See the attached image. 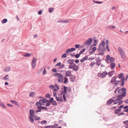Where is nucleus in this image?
I'll use <instances>...</instances> for the list:
<instances>
[{
  "mask_svg": "<svg viewBox=\"0 0 128 128\" xmlns=\"http://www.w3.org/2000/svg\"><path fill=\"white\" fill-rule=\"evenodd\" d=\"M7 21L8 20L4 18L2 20V24H4L7 22Z\"/></svg>",
  "mask_w": 128,
  "mask_h": 128,
  "instance_id": "34",
  "label": "nucleus"
},
{
  "mask_svg": "<svg viewBox=\"0 0 128 128\" xmlns=\"http://www.w3.org/2000/svg\"><path fill=\"white\" fill-rule=\"evenodd\" d=\"M64 64H61L59 67V69H60L63 68L64 67Z\"/></svg>",
  "mask_w": 128,
  "mask_h": 128,
  "instance_id": "54",
  "label": "nucleus"
},
{
  "mask_svg": "<svg viewBox=\"0 0 128 128\" xmlns=\"http://www.w3.org/2000/svg\"><path fill=\"white\" fill-rule=\"evenodd\" d=\"M58 126V125L57 124H54L53 126V128H56Z\"/></svg>",
  "mask_w": 128,
  "mask_h": 128,
  "instance_id": "48",
  "label": "nucleus"
},
{
  "mask_svg": "<svg viewBox=\"0 0 128 128\" xmlns=\"http://www.w3.org/2000/svg\"><path fill=\"white\" fill-rule=\"evenodd\" d=\"M114 100L111 98L110 99L107 101L106 104L107 105L110 104L114 102Z\"/></svg>",
  "mask_w": 128,
  "mask_h": 128,
  "instance_id": "18",
  "label": "nucleus"
},
{
  "mask_svg": "<svg viewBox=\"0 0 128 128\" xmlns=\"http://www.w3.org/2000/svg\"><path fill=\"white\" fill-rule=\"evenodd\" d=\"M106 48L108 51H110V49L109 48L108 45L106 46Z\"/></svg>",
  "mask_w": 128,
  "mask_h": 128,
  "instance_id": "62",
  "label": "nucleus"
},
{
  "mask_svg": "<svg viewBox=\"0 0 128 128\" xmlns=\"http://www.w3.org/2000/svg\"><path fill=\"white\" fill-rule=\"evenodd\" d=\"M80 54H78L74 55V56H75V58H78L80 56Z\"/></svg>",
  "mask_w": 128,
  "mask_h": 128,
  "instance_id": "45",
  "label": "nucleus"
},
{
  "mask_svg": "<svg viewBox=\"0 0 128 128\" xmlns=\"http://www.w3.org/2000/svg\"><path fill=\"white\" fill-rule=\"evenodd\" d=\"M118 50L120 54L121 55L122 58L123 59L125 58H126V56L124 51L120 47H118Z\"/></svg>",
  "mask_w": 128,
  "mask_h": 128,
  "instance_id": "4",
  "label": "nucleus"
},
{
  "mask_svg": "<svg viewBox=\"0 0 128 128\" xmlns=\"http://www.w3.org/2000/svg\"><path fill=\"white\" fill-rule=\"evenodd\" d=\"M116 76H115L112 77V78L111 80L110 81V83H112L114 82H115L116 81Z\"/></svg>",
  "mask_w": 128,
  "mask_h": 128,
  "instance_id": "17",
  "label": "nucleus"
},
{
  "mask_svg": "<svg viewBox=\"0 0 128 128\" xmlns=\"http://www.w3.org/2000/svg\"><path fill=\"white\" fill-rule=\"evenodd\" d=\"M44 100V102L45 103H47L49 102V101L46 98H44L43 99Z\"/></svg>",
  "mask_w": 128,
  "mask_h": 128,
  "instance_id": "57",
  "label": "nucleus"
},
{
  "mask_svg": "<svg viewBox=\"0 0 128 128\" xmlns=\"http://www.w3.org/2000/svg\"><path fill=\"white\" fill-rule=\"evenodd\" d=\"M54 98H50V99L49 100V102H50V103H52V102H53L54 101Z\"/></svg>",
  "mask_w": 128,
  "mask_h": 128,
  "instance_id": "55",
  "label": "nucleus"
},
{
  "mask_svg": "<svg viewBox=\"0 0 128 128\" xmlns=\"http://www.w3.org/2000/svg\"><path fill=\"white\" fill-rule=\"evenodd\" d=\"M50 102H48L46 103V106H48L50 105Z\"/></svg>",
  "mask_w": 128,
  "mask_h": 128,
  "instance_id": "63",
  "label": "nucleus"
},
{
  "mask_svg": "<svg viewBox=\"0 0 128 128\" xmlns=\"http://www.w3.org/2000/svg\"><path fill=\"white\" fill-rule=\"evenodd\" d=\"M64 84H66L67 82L68 81V78L66 77H65L64 78Z\"/></svg>",
  "mask_w": 128,
  "mask_h": 128,
  "instance_id": "47",
  "label": "nucleus"
},
{
  "mask_svg": "<svg viewBox=\"0 0 128 128\" xmlns=\"http://www.w3.org/2000/svg\"><path fill=\"white\" fill-rule=\"evenodd\" d=\"M93 1L94 2V3H96V4H100L102 3L103 2H99L98 1H94V0H93Z\"/></svg>",
  "mask_w": 128,
  "mask_h": 128,
  "instance_id": "50",
  "label": "nucleus"
},
{
  "mask_svg": "<svg viewBox=\"0 0 128 128\" xmlns=\"http://www.w3.org/2000/svg\"><path fill=\"white\" fill-rule=\"evenodd\" d=\"M88 57V56H85L82 58V59L80 60V61L81 62H84V61L86 60L87 59V58Z\"/></svg>",
  "mask_w": 128,
  "mask_h": 128,
  "instance_id": "21",
  "label": "nucleus"
},
{
  "mask_svg": "<svg viewBox=\"0 0 128 128\" xmlns=\"http://www.w3.org/2000/svg\"><path fill=\"white\" fill-rule=\"evenodd\" d=\"M38 110H36V113H37L38 112H40L41 111V109L40 107L38 106Z\"/></svg>",
  "mask_w": 128,
  "mask_h": 128,
  "instance_id": "29",
  "label": "nucleus"
},
{
  "mask_svg": "<svg viewBox=\"0 0 128 128\" xmlns=\"http://www.w3.org/2000/svg\"><path fill=\"white\" fill-rule=\"evenodd\" d=\"M67 88V87L64 86V91H62L60 92V94H58V96H62H62H63L64 100L65 101L66 100V98L65 96V94L66 92Z\"/></svg>",
  "mask_w": 128,
  "mask_h": 128,
  "instance_id": "1",
  "label": "nucleus"
},
{
  "mask_svg": "<svg viewBox=\"0 0 128 128\" xmlns=\"http://www.w3.org/2000/svg\"><path fill=\"white\" fill-rule=\"evenodd\" d=\"M119 101L117 98L114 100V104H117Z\"/></svg>",
  "mask_w": 128,
  "mask_h": 128,
  "instance_id": "39",
  "label": "nucleus"
},
{
  "mask_svg": "<svg viewBox=\"0 0 128 128\" xmlns=\"http://www.w3.org/2000/svg\"><path fill=\"white\" fill-rule=\"evenodd\" d=\"M110 64L111 68V69L114 68L116 66V64L115 63L112 62Z\"/></svg>",
  "mask_w": 128,
  "mask_h": 128,
  "instance_id": "24",
  "label": "nucleus"
},
{
  "mask_svg": "<svg viewBox=\"0 0 128 128\" xmlns=\"http://www.w3.org/2000/svg\"><path fill=\"white\" fill-rule=\"evenodd\" d=\"M32 117V116H30L29 117V120L32 123L33 122H34V119Z\"/></svg>",
  "mask_w": 128,
  "mask_h": 128,
  "instance_id": "26",
  "label": "nucleus"
},
{
  "mask_svg": "<svg viewBox=\"0 0 128 128\" xmlns=\"http://www.w3.org/2000/svg\"><path fill=\"white\" fill-rule=\"evenodd\" d=\"M32 54L31 53H26L25 54L23 55V56L24 57H29L31 56Z\"/></svg>",
  "mask_w": 128,
  "mask_h": 128,
  "instance_id": "25",
  "label": "nucleus"
},
{
  "mask_svg": "<svg viewBox=\"0 0 128 128\" xmlns=\"http://www.w3.org/2000/svg\"><path fill=\"white\" fill-rule=\"evenodd\" d=\"M98 41L96 40H95L94 42L93 45L94 46H96L97 44V42Z\"/></svg>",
  "mask_w": 128,
  "mask_h": 128,
  "instance_id": "40",
  "label": "nucleus"
},
{
  "mask_svg": "<svg viewBox=\"0 0 128 128\" xmlns=\"http://www.w3.org/2000/svg\"><path fill=\"white\" fill-rule=\"evenodd\" d=\"M10 102L11 103H12V104H15L16 105H17L18 104V102L14 100H11L10 101Z\"/></svg>",
  "mask_w": 128,
  "mask_h": 128,
  "instance_id": "28",
  "label": "nucleus"
},
{
  "mask_svg": "<svg viewBox=\"0 0 128 128\" xmlns=\"http://www.w3.org/2000/svg\"><path fill=\"white\" fill-rule=\"evenodd\" d=\"M39 102H40V104H41V105H44V99L42 100H39Z\"/></svg>",
  "mask_w": 128,
  "mask_h": 128,
  "instance_id": "27",
  "label": "nucleus"
},
{
  "mask_svg": "<svg viewBox=\"0 0 128 128\" xmlns=\"http://www.w3.org/2000/svg\"><path fill=\"white\" fill-rule=\"evenodd\" d=\"M54 8H49L48 10L50 13L52 12Z\"/></svg>",
  "mask_w": 128,
  "mask_h": 128,
  "instance_id": "44",
  "label": "nucleus"
},
{
  "mask_svg": "<svg viewBox=\"0 0 128 128\" xmlns=\"http://www.w3.org/2000/svg\"><path fill=\"white\" fill-rule=\"evenodd\" d=\"M113 72V71H112L109 72L108 74V75L110 76H111L113 74L112 73Z\"/></svg>",
  "mask_w": 128,
  "mask_h": 128,
  "instance_id": "52",
  "label": "nucleus"
},
{
  "mask_svg": "<svg viewBox=\"0 0 128 128\" xmlns=\"http://www.w3.org/2000/svg\"><path fill=\"white\" fill-rule=\"evenodd\" d=\"M35 94V92H31L30 93L29 96L30 97H34V96Z\"/></svg>",
  "mask_w": 128,
  "mask_h": 128,
  "instance_id": "23",
  "label": "nucleus"
},
{
  "mask_svg": "<svg viewBox=\"0 0 128 128\" xmlns=\"http://www.w3.org/2000/svg\"><path fill=\"white\" fill-rule=\"evenodd\" d=\"M126 96V94L125 93H123L122 94L119 95L118 96V98L117 99L119 100H121L122 98L123 97Z\"/></svg>",
  "mask_w": 128,
  "mask_h": 128,
  "instance_id": "11",
  "label": "nucleus"
},
{
  "mask_svg": "<svg viewBox=\"0 0 128 128\" xmlns=\"http://www.w3.org/2000/svg\"><path fill=\"white\" fill-rule=\"evenodd\" d=\"M40 122L42 124H46L47 123V121L46 120H43L42 121H41Z\"/></svg>",
  "mask_w": 128,
  "mask_h": 128,
  "instance_id": "46",
  "label": "nucleus"
},
{
  "mask_svg": "<svg viewBox=\"0 0 128 128\" xmlns=\"http://www.w3.org/2000/svg\"><path fill=\"white\" fill-rule=\"evenodd\" d=\"M107 28H110V29H114L115 28V26H107Z\"/></svg>",
  "mask_w": 128,
  "mask_h": 128,
  "instance_id": "30",
  "label": "nucleus"
},
{
  "mask_svg": "<svg viewBox=\"0 0 128 128\" xmlns=\"http://www.w3.org/2000/svg\"><path fill=\"white\" fill-rule=\"evenodd\" d=\"M65 73L66 76H71V71L70 70L66 71V72Z\"/></svg>",
  "mask_w": 128,
  "mask_h": 128,
  "instance_id": "13",
  "label": "nucleus"
},
{
  "mask_svg": "<svg viewBox=\"0 0 128 128\" xmlns=\"http://www.w3.org/2000/svg\"><path fill=\"white\" fill-rule=\"evenodd\" d=\"M0 105L4 108H6V107L4 105V104L2 103H0Z\"/></svg>",
  "mask_w": 128,
  "mask_h": 128,
  "instance_id": "51",
  "label": "nucleus"
},
{
  "mask_svg": "<svg viewBox=\"0 0 128 128\" xmlns=\"http://www.w3.org/2000/svg\"><path fill=\"white\" fill-rule=\"evenodd\" d=\"M125 80V78L124 77L122 78L120 80V81H121V86H124Z\"/></svg>",
  "mask_w": 128,
  "mask_h": 128,
  "instance_id": "14",
  "label": "nucleus"
},
{
  "mask_svg": "<svg viewBox=\"0 0 128 128\" xmlns=\"http://www.w3.org/2000/svg\"><path fill=\"white\" fill-rule=\"evenodd\" d=\"M37 60L36 58H34L32 60L31 64L32 68H34L36 66V61Z\"/></svg>",
  "mask_w": 128,
  "mask_h": 128,
  "instance_id": "10",
  "label": "nucleus"
},
{
  "mask_svg": "<svg viewBox=\"0 0 128 128\" xmlns=\"http://www.w3.org/2000/svg\"><path fill=\"white\" fill-rule=\"evenodd\" d=\"M34 111L33 110H30V116L32 117H34Z\"/></svg>",
  "mask_w": 128,
  "mask_h": 128,
  "instance_id": "15",
  "label": "nucleus"
},
{
  "mask_svg": "<svg viewBox=\"0 0 128 128\" xmlns=\"http://www.w3.org/2000/svg\"><path fill=\"white\" fill-rule=\"evenodd\" d=\"M36 105L37 106H38H38H39V107H41V104H40V102H37L36 103Z\"/></svg>",
  "mask_w": 128,
  "mask_h": 128,
  "instance_id": "37",
  "label": "nucleus"
},
{
  "mask_svg": "<svg viewBox=\"0 0 128 128\" xmlns=\"http://www.w3.org/2000/svg\"><path fill=\"white\" fill-rule=\"evenodd\" d=\"M49 87L50 88L52 89L54 88L55 87V86L54 85H50L49 86Z\"/></svg>",
  "mask_w": 128,
  "mask_h": 128,
  "instance_id": "53",
  "label": "nucleus"
},
{
  "mask_svg": "<svg viewBox=\"0 0 128 128\" xmlns=\"http://www.w3.org/2000/svg\"><path fill=\"white\" fill-rule=\"evenodd\" d=\"M76 50V48H72L70 49L69 48L67 50H66V53L68 52H72L75 51Z\"/></svg>",
  "mask_w": 128,
  "mask_h": 128,
  "instance_id": "19",
  "label": "nucleus"
},
{
  "mask_svg": "<svg viewBox=\"0 0 128 128\" xmlns=\"http://www.w3.org/2000/svg\"><path fill=\"white\" fill-rule=\"evenodd\" d=\"M75 76L73 75H72L70 78V81L72 82H74L75 81Z\"/></svg>",
  "mask_w": 128,
  "mask_h": 128,
  "instance_id": "20",
  "label": "nucleus"
},
{
  "mask_svg": "<svg viewBox=\"0 0 128 128\" xmlns=\"http://www.w3.org/2000/svg\"><path fill=\"white\" fill-rule=\"evenodd\" d=\"M74 59H70L67 61V62L68 63H69L70 64L69 65L72 66V65L74 64L75 63H74Z\"/></svg>",
  "mask_w": 128,
  "mask_h": 128,
  "instance_id": "12",
  "label": "nucleus"
},
{
  "mask_svg": "<svg viewBox=\"0 0 128 128\" xmlns=\"http://www.w3.org/2000/svg\"><path fill=\"white\" fill-rule=\"evenodd\" d=\"M33 117H34V120H38L40 118V117H38L37 116H35V115H34V116Z\"/></svg>",
  "mask_w": 128,
  "mask_h": 128,
  "instance_id": "31",
  "label": "nucleus"
},
{
  "mask_svg": "<svg viewBox=\"0 0 128 128\" xmlns=\"http://www.w3.org/2000/svg\"><path fill=\"white\" fill-rule=\"evenodd\" d=\"M69 22V20H60L57 22H61L63 23H68Z\"/></svg>",
  "mask_w": 128,
  "mask_h": 128,
  "instance_id": "16",
  "label": "nucleus"
},
{
  "mask_svg": "<svg viewBox=\"0 0 128 128\" xmlns=\"http://www.w3.org/2000/svg\"><path fill=\"white\" fill-rule=\"evenodd\" d=\"M54 76L58 77V82L59 83H62L63 80L64 78L63 76L60 73H56L54 74Z\"/></svg>",
  "mask_w": 128,
  "mask_h": 128,
  "instance_id": "3",
  "label": "nucleus"
},
{
  "mask_svg": "<svg viewBox=\"0 0 128 128\" xmlns=\"http://www.w3.org/2000/svg\"><path fill=\"white\" fill-rule=\"evenodd\" d=\"M66 57V54H63L62 56V58H65Z\"/></svg>",
  "mask_w": 128,
  "mask_h": 128,
  "instance_id": "61",
  "label": "nucleus"
},
{
  "mask_svg": "<svg viewBox=\"0 0 128 128\" xmlns=\"http://www.w3.org/2000/svg\"><path fill=\"white\" fill-rule=\"evenodd\" d=\"M92 41L93 40L92 38H90L84 42L83 45H90L92 44Z\"/></svg>",
  "mask_w": 128,
  "mask_h": 128,
  "instance_id": "7",
  "label": "nucleus"
},
{
  "mask_svg": "<svg viewBox=\"0 0 128 128\" xmlns=\"http://www.w3.org/2000/svg\"><path fill=\"white\" fill-rule=\"evenodd\" d=\"M53 96L54 97H56V100L58 102H63V100L62 98V96L57 97L56 96V92H54L53 94Z\"/></svg>",
  "mask_w": 128,
  "mask_h": 128,
  "instance_id": "6",
  "label": "nucleus"
},
{
  "mask_svg": "<svg viewBox=\"0 0 128 128\" xmlns=\"http://www.w3.org/2000/svg\"><path fill=\"white\" fill-rule=\"evenodd\" d=\"M123 122L124 124H128V120L124 121Z\"/></svg>",
  "mask_w": 128,
  "mask_h": 128,
  "instance_id": "64",
  "label": "nucleus"
},
{
  "mask_svg": "<svg viewBox=\"0 0 128 128\" xmlns=\"http://www.w3.org/2000/svg\"><path fill=\"white\" fill-rule=\"evenodd\" d=\"M121 109H118L116 110L114 112L115 114H117L120 112L121 111Z\"/></svg>",
  "mask_w": 128,
  "mask_h": 128,
  "instance_id": "22",
  "label": "nucleus"
},
{
  "mask_svg": "<svg viewBox=\"0 0 128 128\" xmlns=\"http://www.w3.org/2000/svg\"><path fill=\"white\" fill-rule=\"evenodd\" d=\"M108 72L106 71L102 73H99L98 74V76L101 77L102 78H104L107 74Z\"/></svg>",
  "mask_w": 128,
  "mask_h": 128,
  "instance_id": "8",
  "label": "nucleus"
},
{
  "mask_svg": "<svg viewBox=\"0 0 128 128\" xmlns=\"http://www.w3.org/2000/svg\"><path fill=\"white\" fill-rule=\"evenodd\" d=\"M115 60L114 58L113 57H112L110 58V63H112L113 62H114Z\"/></svg>",
  "mask_w": 128,
  "mask_h": 128,
  "instance_id": "35",
  "label": "nucleus"
},
{
  "mask_svg": "<svg viewBox=\"0 0 128 128\" xmlns=\"http://www.w3.org/2000/svg\"><path fill=\"white\" fill-rule=\"evenodd\" d=\"M96 63L94 62H92L90 64V66L91 67H92Z\"/></svg>",
  "mask_w": 128,
  "mask_h": 128,
  "instance_id": "41",
  "label": "nucleus"
},
{
  "mask_svg": "<svg viewBox=\"0 0 128 128\" xmlns=\"http://www.w3.org/2000/svg\"><path fill=\"white\" fill-rule=\"evenodd\" d=\"M69 69H73V70H74L76 72L78 70L79 66L75 64H74L72 66L69 65Z\"/></svg>",
  "mask_w": 128,
  "mask_h": 128,
  "instance_id": "5",
  "label": "nucleus"
},
{
  "mask_svg": "<svg viewBox=\"0 0 128 128\" xmlns=\"http://www.w3.org/2000/svg\"><path fill=\"white\" fill-rule=\"evenodd\" d=\"M86 50V48H83L82 50L80 52L79 54H82L85 51V50Z\"/></svg>",
  "mask_w": 128,
  "mask_h": 128,
  "instance_id": "38",
  "label": "nucleus"
},
{
  "mask_svg": "<svg viewBox=\"0 0 128 128\" xmlns=\"http://www.w3.org/2000/svg\"><path fill=\"white\" fill-rule=\"evenodd\" d=\"M80 46V45L79 44H76L75 45V47L76 48H78Z\"/></svg>",
  "mask_w": 128,
  "mask_h": 128,
  "instance_id": "58",
  "label": "nucleus"
},
{
  "mask_svg": "<svg viewBox=\"0 0 128 128\" xmlns=\"http://www.w3.org/2000/svg\"><path fill=\"white\" fill-rule=\"evenodd\" d=\"M95 63L96 64V65H97L98 66H99L101 64L100 62H96Z\"/></svg>",
  "mask_w": 128,
  "mask_h": 128,
  "instance_id": "60",
  "label": "nucleus"
},
{
  "mask_svg": "<svg viewBox=\"0 0 128 128\" xmlns=\"http://www.w3.org/2000/svg\"><path fill=\"white\" fill-rule=\"evenodd\" d=\"M126 90L124 88H122L119 89L118 91V92L120 94H122L123 93H125L126 94Z\"/></svg>",
  "mask_w": 128,
  "mask_h": 128,
  "instance_id": "9",
  "label": "nucleus"
},
{
  "mask_svg": "<svg viewBox=\"0 0 128 128\" xmlns=\"http://www.w3.org/2000/svg\"><path fill=\"white\" fill-rule=\"evenodd\" d=\"M105 44V42L104 41H102L101 43L99 45V48L97 50L99 51L104 52L105 50V48L104 47Z\"/></svg>",
  "mask_w": 128,
  "mask_h": 128,
  "instance_id": "2",
  "label": "nucleus"
},
{
  "mask_svg": "<svg viewBox=\"0 0 128 128\" xmlns=\"http://www.w3.org/2000/svg\"><path fill=\"white\" fill-rule=\"evenodd\" d=\"M52 103V104L54 106H56L57 105L56 102L55 100H54Z\"/></svg>",
  "mask_w": 128,
  "mask_h": 128,
  "instance_id": "36",
  "label": "nucleus"
},
{
  "mask_svg": "<svg viewBox=\"0 0 128 128\" xmlns=\"http://www.w3.org/2000/svg\"><path fill=\"white\" fill-rule=\"evenodd\" d=\"M116 83H115L114 84V85L115 86H117V85L120 82H121V81H120V80H116Z\"/></svg>",
  "mask_w": 128,
  "mask_h": 128,
  "instance_id": "43",
  "label": "nucleus"
},
{
  "mask_svg": "<svg viewBox=\"0 0 128 128\" xmlns=\"http://www.w3.org/2000/svg\"><path fill=\"white\" fill-rule=\"evenodd\" d=\"M10 70V67H7L4 70V71L5 72H8Z\"/></svg>",
  "mask_w": 128,
  "mask_h": 128,
  "instance_id": "32",
  "label": "nucleus"
},
{
  "mask_svg": "<svg viewBox=\"0 0 128 128\" xmlns=\"http://www.w3.org/2000/svg\"><path fill=\"white\" fill-rule=\"evenodd\" d=\"M61 63L60 62H58L57 64H56L55 65V66H60V65L61 64Z\"/></svg>",
  "mask_w": 128,
  "mask_h": 128,
  "instance_id": "59",
  "label": "nucleus"
},
{
  "mask_svg": "<svg viewBox=\"0 0 128 128\" xmlns=\"http://www.w3.org/2000/svg\"><path fill=\"white\" fill-rule=\"evenodd\" d=\"M41 109L42 110H48V108L47 107H44L43 106H41L40 107Z\"/></svg>",
  "mask_w": 128,
  "mask_h": 128,
  "instance_id": "42",
  "label": "nucleus"
},
{
  "mask_svg": "<svg viewBox=\"0 0 128 128\" xmlns=\"http://www.w3.org/2000/svg\"><path fill=\"white\" fill-rule=\"evenodd\" d=\"M95 60L96 61V62H100L102 60L100 59V57H98L97 58L95 59Z\"/></svg>",
  "mask_w": 128,
  "mask_h": 128,
  "instance_id": "33",
  "label": "nucleus"
},
{
  "mask_svg": "<svg viewBox=\"0 0 128 128\" xmlns=\"http://www.w3.org/2000/svg\"><path fill=\"white\" fill-rule=\"evenodd\" d=\"M123 76V74L122 73H121L118 76V78H122V77Z\"/></svg>",
  "mask_w": 128,
  "mask_h": 128,
  "instance_id": "49",
  "label": "nucleus"
},
{
  "mask_svg": "<svg viewBox=\"0 0 128 128\" xmlns=\"http://www.w3.org/2000/svg\"><path fill=\"white\" fill-rule=\"evenodd\" d=\"M3 79L6 81L8 80L9 79V78H8L6 77H4L3 78Z\"/></svg>",
  "mask_w": 128,
  "mask_h": 128,
  "instance_id": "56",
  "label": "nucleus"
}]
</instances>
